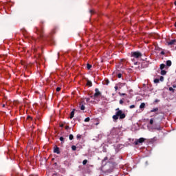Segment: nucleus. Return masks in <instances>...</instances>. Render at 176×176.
Instances as JSON below:
<instances>
[{"label": "nucleus", "instance_id": "obj_1", "mask_svg": "<svg viewBox=\"0 0 176 176\" xmlns=\"http://www.w3.org/2000/svg\"><path fill=\"white\" fill-rule=\"evenodd\" d=\"M34 32H36L41 39L45 38V21H41L38 26L34 28Z\"/></svg>", "mask_w": 176, "mask_h": 176}, {"label": "nucleus", "instance_id": "obj_2", "mask_svg": "<svg viewBox=\"0 0 176 176\" xmlns=\"http://www.w3.org/2000/svg\"><path fill=\"white\" fill-rule=\"evenodd\" d=\"M116 115L113 116V120L114 122H116V120H118V119H124V118H126V114L124 113H123V111L122 110H120V109L117 108L116 109Z\"/></svg>", "mask_w": 176, "mask_h": 176}, {"label": "nucleus", "instance_id": "obj_3", "mask_svg": "<svg viewBox=\"0 0 176 176\" xmlns=\"http://www.w3.org/2000/svg\"><path fill=\"white\" fill-rule=\"evenodd\" d=\"M131 57H133L134 58H140L142 57V54L140 51L132 52L131 53Z\"/></svg>", "mask_w": 176, "mask_h": 176}, {"label": "nucleus", "instance_id": "obj_4", "mask_svg": "<svg viewBox=\"0 0 176 176\" xmlns=\"http://www.w3.org/2000/svg\"><path fill=\"white\" fill-rule=\"evenodd\" d=\"M146 139L144 138H140V139H136L134 142L135 145H140V144H142L143 142H145V140Z\"/></svg>", "mask_w": 176, "mask_h": 176}, {"label": "nucleus", "instance_id": "obj_5", "mask_svg": "<svg viewBox=\"0 0 176 176\" xmlns=\"http://www.w3.org/2000/svg\"><path fill=\"white\" fill-rule=\"evenodd\" d=\"M95 91L96 93L94 94V96H91V98H93V97L94 98H97V97L101 95V92H100V91L98 90V88H96Z\"/></svg>", "mask_w": 176, "mask_h": 176}, {"label": "nucleus", "instance_id": "obj_6", "mask_svg": "<svg viewBox=\"0 0 176 176\" xmlns=\"http://www.w3.org/2000/svg\"><path fill=\"white\" fill-rule=\"evenodd\" d=\"M79 108L80 109L81 111H85V102L82 101L79 103Z\"/></svg>", "mask_w": 176, "mask_h": 176}, {"label": "nucleus", "instance_id": "obj_7", "mask_svg": "<svg viewBox=\"0 0 176 176\" xmlns=\"http://www.w3.org/2000/svg\"><path fill=\"white\" fill-rule=\"evenodd\" d=\"M167 43H168V46H173V45H175L176 40L175 39L170 40V41H168Z\"/></svg>", "mask_w": 176, "mask_h": 176}, {"label": "nucleus", "instance_id": "obj_8", "mask_svg": "<svg viewBox=\"0 0 176 176\" xmlns=\"http://www.w3.org/2000/svg\"><path fill=\"white\" fill-rule=\"evenodd\" d=\"M54 153H57V155H60V148H58L57 146L54 149Z\"/></svg>", "mask_w": 176, "mask_h": 176}, {"label": "nucleus", "instance_id": "obj_9", "mask_svg": "<svg viewBox=\"0 0 176 176\" xmlns=\"http://www.w3.org/2000/svg\"><path fill=\"white\" fill-rule=\"evenodd\" d=\"M75 116V109H74L70 113V119H72Z\"/></svg>", "mask_w": 176, "mask_h": 176}, {"label": "nucleus", "instance_id": "obj_10", "mask_svg": "<svg viewBox=\"0 0 176 176\" xmlns=\"http://www.w3.org/2000/svg\"><path fill=\"white\" fill-rule=\"evenodd\" d=\"M173 63L171 62V60H168L166 61V67H171Z\"/></svg>", "mask_w": 176, "mask_h": 176}, {"label": "nucleus", "instance_id": "obj_11", "mask_svg": "<svg viewBox=\"0 0 176 176\" xmlns=\"http://www.w3.org/2000/svg\"><path fill=\"white\" fill-rule=\"evenodd\" d=\"M87 86H89V87H91V86H93V83L91 82V81L87 80Z\"/></svg>", "mask_w": 176, "mask_h": 176}, {"label": "nucleus", "instance_id": "obj_12", "mask_svg": "<svg viewBox=\"0 0 176 176\" xmlns=\"http://www.w3.org/2000/svg\"><path fill=\"white\" fill-rule=\"evenodd\" d=\"M165 67H166V65L164 64V63H162V64L160 65V69L163 70V69H165Z\"/></svg>", "mask_w": 176, "mask_h": 176}, {"label": "nucleus", "instance_id": "obj_13", "mask_svg": "<svg viewBox=\"0 0 176 176\" xmlns=\"http://www.w3.org/2000/svg\"><path fill=\"white\" fill-rule=\"evenodd\" d=\"M103 85H109V80L108 79H105L104 81H103Z\"/></svg>", "mask_w": 176, "mask_h": 176}, {"label": "nucleus", "instance_id": "obj_14", "mask_svg": "<svg viewBox=\"0 0 176 176\" xmlns=\"http://www.w3.org/2000/svg\"><path fill=\"white\" fill-rule=\"evenodd\" d=\"M143 108H145V103H141V104L140 105V109H143Z\"/></svg>", "mask_w": 176, "mask_h": 176}, {"label": "nucleus", "instance_id": "obj_15", "mask_svg": "<svg viewBox=\"0 0 176 176\" xmlns=\"http://www.w3.org/2000/svg\"><path fill=\"white\" fill-rule=\"evenodd\" d=\"M166 74H167V72L166 70H161V75H166Z\"/></svg>", "mask_w": 176, "mask_h": 176}, {"label": "nucleus", "instance_id": "obj_16", "mask_svg": "<svg viewBox=\"0 0 176 176\" xmlns=\"http://www.w3.org/2000/svg\"><path fill=\"white\" fill-rule=\"evenodd\" d=\"M155 130H158V131H160L162 130V126H160V125H158L157 127L154 128Z\"/></svg>", "mask_w": 176, "mask_h": 176}, {"label": "nucleus", "instance_id": "obj_17", "mask_svg": "<svg viewBox=\"0 0 176 176\" xmlns=\"http://www.w3.org/2000/svg\"><path fill=\"white\" fill-rule=\"evenodd\" d=\"M157 111H159V108H155V109L151 110V112H157Z\"/></svg>", "mask_w": 176, "mask_h": 176}, {"label": "nucleus", "instance_id": "obj_18", "mask_svg": "<svg viewBox=\"0 0 176 176\" xmlns=\"http://www.w3.org/2000/svg\"><path fill=\"white\" fill-rule=\"evenodd\" d=\"M69 138L70 141H72V140H74V135L70 134V135H69Z\"/></svg>", "mask_w": 176, "mask_h": 176}, {"label": "nucleus", "instance_id": "obj_19", "mask_svg": "<svg viewBox=\"0 0 176 176\" xmlns=\"http://www.w3.org/2000/svg\"><path fill=\"white\" fill-rule=\"evenodd\" d=\"M82 164H83V166H86V164H87V160H84L82 161Z\"/></svg>", "mask_w": 176, "mask_h": 176}, {"label": "nucleus", "instance_id": "obj_20", "mask_svg": "<svg viewBox=\"0 0 176 176\" xmlns=\"http://www.w3.org/2000/svg\"><path fill=\"white\" fill-rule=\"evenodd\" d=\"M159 80H160V82H164V77H163L162 76H161L160 78V79H159Z\"/></svg>", "mask_w": 176, "mask_h": 176}, {"label": "nucleus", "instance_id": "obj_21", "mask_svg": "<svg viewBox=\"0 0 176 176\" xmlns=\"http://www.w3.org/2000/svg\"><path fill=\"white\" fill-rule=\"evenodd\" d=\"M76 138H77V140H80V138H82V135L78 134V135H76Z\"/></svg>", "mask_w": 176, "mask_h": 176}, {"label": "nucleus", "instance_id": "obj_22", "mask_svg": "<svg viewBox=\"0 0 176 176\" xmlns=\"http://www.w3.org/2000/svg\"><path fill=\"white\" fill-rule=\"evenodd\" d=\"M91 67H92L91 65H90V64H89V63L87 65V69H91Z\"/></svg>", "mask_w": 176, "mask_h": 176}, {"label": "nucleus", "instance_id": "obj_23", "mask_svg": "<svg viewBox=\"0 0 176 176\" xmlns=\"http://www.w3.org/2000/svg\"><path fill=\"white\" fill-rule=\"evenodd\" d=\"M169 91H172V93H174V91H175V89L173 87H169Z\"/></svg>", "mask_w": 176, "mask_h": 176}, {"label": "nucleus", "instance_id": "obj_24", "mask_svg": "<svg viewBox=\"0 0 176 176\" xmlns=\"http://www.w3.org/2000/svg\"><path fill=\"white\" fill-rule=\"evenodd\" d=\"M160 81L158 78L154 79V83H159Z\"/></svg>", "mask_w": 176, "mask_h": 176}, {"label": "nucleus", "instance_id": "obj_25", "mask_svg": "<svg viewBox=\"0 0 176 176\" xmlns=\"http://www.w3.org/2000/svg\"><path fill=\"white\" fill-rule=\"evenodd\" d=\"M72 151H76V146L75 145L72 146Z\"/></svg>", "mask_w": 176, "mask_h": 176}, {"label": "nucleus", "instance_id": "obj_26", "mask_svg": "<svg viewBox=\"0 0 176 176\" xmlns=\"http://www.w3.org/2000/svg\"><path fill=\"white\" fill-rule=\"evenodd\" d=\"M59 140L62 143L64 142V138H63V136L60 137Z\"/></svg>", "mask_w": 176, "mask_h": 176}, {"label": "nucleus", "instance_id": "obj_27", "mask_svg": "<svg viewBox=\"0 0 176 176\" xmlns=\"http://www.w3.org/2000/svg\"><path fill=\"white\" fill-rule=\"evenodd\" d=\"M107 160H108V157H105L102 162L104 163V162H107Z\"/></svg>", "mask_w": 176, "mask_h": 176}, {"label": "nucleus", "instance_id": "obj_28", "mask_svg": "<svg viewBox=\"0 0 176 176\" xmlns=\"http://www.w3.org/2000/svg\"><path fill=\"white\" fill-rule=\"evenodd\" d=\"M85 122H90V118L87 117L85 119Z\"/></svg>", "mask_w": 176, "mask_h": 176}, {"label": "nucleus", "instance_id": "obj_29", "mask_svg": "<svg viewBox=\"0 0 176 176\" xmlns=\"http://www.w3.org/2000/svg\"><path fill=\"white\" fill-rule=\"evenodd\" d=\"M130 109H133V108H135V105L132 104L129 107Z\"/></svg>", "mask_w": 176, "mask_h": 176}, {"label": "nucleus", "instance_id": "obj_30", "mask_svg": "<svg viewBox=\"0 0 176 176\" xmlns=\"http://www.w3.org/2000/svg\"><path fill=\"white\" fill-rule=\"evenodd\" d=\"M27 120H32V118L31 116H28V118H27Z\"/></svg>", "mask_w": 176, "mask_h": 176}, {"label": "nucleus", "instance_id": "obj_31", "mask_svg": "<svg viewBox=\"0 0 176 176\" xmlns=\"http://www.w3.org/2000/svg\"><path fill=\"white\" fill-rule=\"evenodd\" d=\"M118 78H119V79H120V78H122V74H118Z\"/></svg>", "mask_w": 176, "mask_h": 176}, {"label": "nucleus", "instance_id": "obj_32", "mask_svg": "<svg viewBox=\"0 0 176 176\" xmlns=\"http://www.w3.org/2000/svg\"><path fill=\"white\" fill-rule=\"evenodd\" d=\"M160 54H162V56H164L166 54V53L164 51H162L160 52Z\"/></svg>", "mask_w": 176, "mask_h": 176}, {"label": "nucleus", "instance_id": "obj_33", "mask_svg": "<svg viewBox=\"0 0 176 176\" xmlns=\"http://www.w3.org/2000/svg\"><path fill=\"white\" fill-rule=\"evenodd\" d=\"M150 124H153V119L150 120Z\"/></svg>", "mask_w": 176, "mask_h": 176}, {"label": "nucleus", "instance_id": "obj_34", "mask_svg": "<svg viewBox=\"0 0 176 176\" xmlns=\"http://www.w3.org/2000/svg\"><path fill=\"white\" fill-rule=\"evenodd\" d=\"M61 90V88L60 87H57L56 88V91H60Z\"/></svg>", "mask_w": 176, "mask_h": 176}, {"label": "nucleus", "instance_id": "obj_35", "mask_svg": "<svg viewBox=\"0 0 176 176\" xmlns=\"http://www.w3.org/2000/svg\"><path fill=\"white\" fill-rule=\"evenodd\" d=\"M89 12H90L91 14H94V10H91Z\"/></svg>", "mask_w": 176, "mask_h": 176}, {"label": "nucleus", "instance_id": "obj_36", "mask_svg": "<svg viewBox=\"0 0 176 176\" xmlns=\"http://www.w3.org/2000/svg\"><path fill=\"white\" fill-rule=\"evenodd\" d=\"M123 102H124L123 100H120V104L121 105L123 104Z\"/></svg>", "mask_w": 176, "mask_h": 176}, {"label": "nucleus", "instance_id": "obj_37", "mask_svg": "<svg viewBox=\"0 0 176 176\" xmlns=\"http://www.w3.org/2000/svg\"><path fill=\"white\" fill-rule=\"evenodd\" d=\"M120 96H126V94H122V93H119Z\"/></svg>", "mask_w": 176, "mask_h": 176}, {"label": "nucleus", "instance_id": "obj_38", "mask_svg": "<svg viewBox=\"0 0 176 176\" xmlns=\"http://www.w3.org/2000/svg\"><path fill=\"white\" fill-rule=\"evenodd\" d=\"M68 129H69V126H65V130H68Z\"/></svg>", "mask_w": 176, "mask_h": 176}, {"label": "nucleus", "instance_id": "obj_39", "mask_svg": "<svg viewBox=\"0 0 176 176\" xmlns=\"http://www.w3.org/2000/svg\"><path fill=\"white\" fill-rule=\"evenodd\" d=\"M114 89H115L116 91L118 90V86H116V87H114Z\"/></svg>", "mask_w": 176, "mask_h": 176}, {"label": "nucleus", "instance_id": "obj_40", "mask_svg": "<svg viewBox=\"0 0 176 176\" xmlns=\"http://www.w3.org/2000/svg\"><path fill=\"white\" fill-rule=\"evenodd\" d=\"M60 127H64V124H62L60 125Z\"/></svg>", "mask_w": 176, "mask_h": 176}, {"label": "nucleus", "instance_id": "obj_41", "mask_svg": "<svg viewBox=\"0 0 176 176\" xmlns=\"http://www.w3.org/2000/svg\"><path fill=\"white\" fill-rule=\"evenodd\" d=\"M3 108H5V107H6V105H5V104H3Z\"/></svg>", "mask_w": 176, "mask_h": 176}, {"label": "nucleus", "instance_id": "obj_42", "mask_svg": "<svg viewBox=\"0 0 176 176\" xmlns=\"http://www.w3.org/2000/svg\"><path fill=\"white\" fill-rule=\"evenodd\" d=\"M174 5L176 6V1H175Z\"/></svg>", "mask_w": 176, "mask_h": 176}, {"label": "nucleus", "instance_id": "obj_43", "mask_svg": "<svg viewBox=\"0 0 176 176\" xmlns=\"http://www.w3.org/2000/svg\"><path fill=\"white\" fill-rule=\"evenodd\" d=\"M173 87L175 88V87H176V85H173Z\"/></svg>", "mask_w": 176, "mask_h": 176}, {"label": "nucleus", "instance_id": "obj_44", "mask_svg": "<svg viewBox=\"0 0 176 176\" xmlns=\"http://www.w3.org/2000/svg\"><path fill=\"white\" fill-rule=\"evenodd\" d=\"M159 102V100H155V102Z\"/></svg>", "mask_w": 176, "mask_h": 176}, {"label": "nucleus", "instance_id": "obj_45", "mask_svg": "<svg viewBox=\"0 0 176 176\" xmlns=\"http://www.w3.org/2000/svg\"><path fill=\"white\" fill-rule=\"evenodd\" d=\"M175 27H176V22L175 23Z\"/></svg>", "mask_w": 176, "mask_h": 176}]
</instances>
